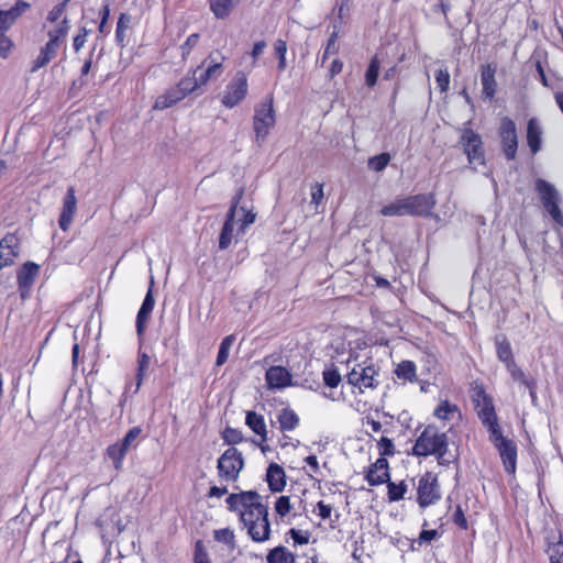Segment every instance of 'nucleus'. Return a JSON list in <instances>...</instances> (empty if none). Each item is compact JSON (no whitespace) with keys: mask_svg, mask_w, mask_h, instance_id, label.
<instances>
[{"mask_svg":"<svg viewBox=\"0 0 563 563\" xmlns=\"http://www.w3.org/2000/svg\"><path fill=\"white\" fill-rule=\"evenodd\" d=\"M227 503L231 510L239 514L253 541L264 542L269 539L268 508L262 504L261 496L256 492L231 494Z\"/></svg>","mask_w":563,"mask_h":563,"instance_id":"obj_1","label":"nucleus"},{"mask_svg":"<svg viewBox=\"0 0 563 563\" xmlns=\"http://www.w3.org/2000/svg\"><path fill=\"white\" fill-rule=\"evenodd\" d=\"M242 192L238 194L227 213L219 235V249L227 250L233 241L245 234L246 229L255 222L256 214L245 206H239Z\"/></svg>","mask_w":563,"mask_h":563,"instance_id":"obj_2","label":"nucleus"},{"mask_svg":"<svg viewBox=\"0 0 563 563\" xmlns=\"http://www.w3.org/2000/svg\"><path fill=\"white\" fill-rule=\"evenodd\" d=\"M412 452L417 456L437 455L440 464L451 462L446 457L448 437L444 432H439L435 427L428 426L416 440Z\"/></svg>","mask_w":563,"mask_h":563,"instance_id":"obj_3","label":"nucleus"},{"mask_svg":"<svg viewBox=\"0 0 563 563\" xmlns=\"http://www.w3.org/2000/svg\"><path fill=\"white\" fill-rule=\"evenodd\" d=\"M69 29V20L67 16H63L62 21L54 29L47 32L48 41L41 47L38 55L33 60L31 66L32 73H36L41 68L45 67L57 56V53L64 44Z\"/></svg>","mask_w":563,"mask_h":563,"instance_id":"obj_4","label":"nucleus"},{"mask_svg":"<svg viewBox=\"0 0 563 563\" xmlns=\"http://www.w3.org/2000/svg\"><path fill=\"white\" fill-rule=\"evenodd\" d=\"M347 383L357 388L360 393L366 389H374L378 386V369L372 362L357 363L349 358L345 364Z\"/></svg>","mask_w":563,"mask_h":563,"instance_id":"obj_5","label":"nucleus"},{"mask_svg":"<svg viewBox=\"0 0 563 563\" xmlns=\"http://www.w3.org/2000/svg\"><path fill=\"white\" fill-rule=\"evenodd\" d=\"M534 190L538 194L543 209L555 223L563 227V213L560 209L562 197L556 187L542 178H538L534 181Z\"/></svg>","mask_w":563,"mask_h":563,"instance_id":"obj_6","label":"nucleus"},{"mask_svg":"<svg viewBox=\"0 0 563 563\" xmlns=\"http://www.w3.org/2000/svg\"><path fill=\"white\" fill-rule=\"evenodd\" d=\"M276 122V114L273 106V98H268L255 108L253 118V130L255 141L262 143L265 141Z\"/></svg>","mask_w":563,"mask_h":563,"instance_id":"obj_7","label":"nucleus"},{"mask_svg":"<svg viewBox=\"0 0 563 563\" xmlns=\"http://www.w3.org/2000/svg\"><path fill=\"white\" fill-rule=\"evenodd\" d=\"M243 467V454L234 446L227 449L218 459V474L225 482L236 481Z\"/></svg>","mask_w":563,"mask_h":563,"instance_id":"obj_8","label":"nucleus"},{"mask_svg":"<svg viewBox=\"0 0 563 563\" xmlns=\"http://www.w3.org/2000/svg\"><path fill=\"white\" fill-rule=\"evenodd\" d=\"M247 89V77L245 73L240 70L223 90L221 97L222 104L228 109L236 107L245 99Z\"/></svg>","mask_w":563,"mask_h":563,"instance_id":"obj_9","label":"nucleus"},{"mask_svg":"<svg viewBox=\"0 0 563 563\" xmlns=\"http://www.w3.org/2000/svg\"><path fill=\"white\" fill-rule=\"evenodd\" d=\"M489 440L497 448L500 459L503 461L505 471L508 474L514 475L516 473L517 466V446L511 441L506 439L500 430H493V433L489 434Z\"/></svg>","mask_w":563,"mask_h":563,"instance_id":"obj_10","label":"nucleus"},{"mask_svg":"<svg viewBox=\"0 0 563 563\" xmlns=\"http://www.w3.org/2000/svg\"><path fill=\"white\" fill-rule=\"evenodd\" d=\"M473 401L475 404L477 415L483 424L487 427L489 434L493 433V430H500V427L497 423L493 400L486 395L483 388L474 389Z\"/></svg>","mask_w":563,"mask_h":563,"instance_id":"obj_11","label":"nucleus"},{"mask_svg":"<svg viewBox=\"0 0 563 563\" xmlns=\"http://www.w3.org/2000/svg\"><path fill=\"white\" fill-rule=\"evenodd\" d=\"M441 498L440 486L435 474L428 472L419 479L417 501L421 508L435 504Z\"/></svg>","mask_w":563,"mask_h":563,"instance_id":"obj_12","label":"nucleus"},{"mask_svg":"<svg viewBox=\"0 0 563 563\" xmlns=\"http://www.w3.org/2000/svg\"><path fill=\"white\" fill-rule=\"evenodd\" d=\"M461 143L473 169L478 170V166L485 165L483 142L477 133L471 129H465L461 136Z\"/></svg>","mask_w":563,"mask_h":563,"instance_id":"obj_13","label":"nucleus"},{"mask_svg":"<svg viewBox=\"0 0 563 563\" xmlns=\"http://www.w3.org/2000/svg\"><path fill=\"white\" fill-rule=\"evenodd\" d=\"M499 136L507 159H515L518 148V136L515 122L505 117L500 121Z\"/></svg>","mask_w":563,"mask_h":563,"instance_id":"obj_14","label":"nucleus"},{"mask_svg":"<svg viewBox=\"0 0 563 563\" xmlns=\"http://www.w3.org/2000/svg\"><path fill=\"white\" fill-rule=\"evenodd\" d=\"M225 57L220 53L210 54L198 67H201L199 71V81L207 85L209 80H217L223 74V62Z\"/></svg>","mask_w":563,"mask_h":563,"instance_id":"obj_15","label":"nucleus"},{"mask_svg":"<svg viewBox=\"0 0 563 563\" xmlns=\"http://www.w3.org/2000/svg\"><path fill=\"white\" fill-rule=\"evenodd\" d=\"M408 216H429L435 206L432 194H421L405 198Z\"/></svg>","mask_w":563,"mask_h":563,"instance_id":"obj_16","label":"nucleus"},{"mask_svg":"<svg viewBox=\"0 0 563 563\" xmlns=\"http://www.w3.org/2000/svg\"><path fill=\"white\" fill-rule=\"evenodd\" d=\"M40 266L33 262H26L18 272V285L21 297L24 299L38 276Z\"/></svg>","mask_w":563,"mask_h":563,"instance_id":"obj_17","label":"nucleus"},{"mask_svg":"<svg viewBox=\"0 0 563 563\" xmlns=\"http://www.w3.org/2000/svg\"><path fill=\"white\" fill-rule=\"evenodd\" d=\"M18 238L13 234H7L0 241V269L8 267L14 263L19 251Z\"/></svg>","mask_w":563,"mask_h":563,"instance_id":"obj_18","label":"nucleus"},{"mask_svg":"<svg viewBox=\"0 0 563 563\" xmlns=\"http://www.w3.org/2000/svg\"><path fill=\"white\" fill-rule=\"evenodd\" d=\"M77 209V199L75 196V189L69 187L63 202V209L59 217V228L63 231H67L73 222L74 216Z\"/></svg>","mask_w":563,"mask_h":563,"instance_id":"obj_19","label":"nucleus"},{"mask_svg":"<svg viewBox=\"0 0 563 563\" xmlns=\"http://www.w3.org/2000/svg\"><path fill=\"white\" fill-rule=\"evenodd\" d=\"M266 382L272 389H282L291 385V375L283 366H272L266 372Z\"/></svg>","mask_w":563,"mask_h":563,"instance_id":"obj_20","label":"nucleus"},{"mask_svg":"<svg viewBox=\"0 0 563 563\" xmlns=\"http://www.w3.org/2000/svg\"><path fill=\"white\" fill-rule=\"evenodd\" d=\"M152 285L153 280L151 282V287L147 290L146 296L136 316V332L139 336H141L144 333L146 323L155 306V300L152 294Z\"/></svg>","mask_w":563,"mask_h":563,"instance_id":"obj_21","label":"nucleus"},{"mask_svg":"<svg viewBox=\"0 0 563 563\" xmlns=\"http://www.w3.org/2000/svg\"><path fill=\"white\" fill-rule=\"evenodd\" d=\"M29 8L30 4L27 2L19 0L11 9L0 10V30H8L13 24V22Z\"/></svg>","mask_w":563,"mask_h":563,"instance_id":"obj_22","label":"nucleus"},{"mask_svg":"<svg viewBox=\"0 0 563 563\" xmlns=\"http://www.w3.org/2000/svg\"><path fill=\"white\" fill-rule=\"evenodd\" d=\"M483 86V97L488 100H493L496 93V80H495V68L492 65H485L482 68L481 75Z\"/></svg>","mask_w":563,"mask_h":563,"instance_id":"obj_23","label":"nucleus"},{"mask_svg":"<svg viewBox=\"0 0 563 563\" xmlns=\"http://www.w3.org/2000/svg\"><path fill=\"white\" fill-rule=\"evenodd\" d=\"M542 142V128L539 121L534 118L528 121L527 125V143L532 154H536L541 148Z\"/></svg>","mask_w":563,"mask_h":563,"instance_id":"obj_24","label":"nucleus"},{"mask_svg":"<svg viewBox=\"0 0 563 563\" xmlns=\"http://www.w3.org/2000/svg\"><path fill=\"white\" fill-rule=\"evenodd\" d=\"M201 70V67H196L191 71H189L184 78L180 79L178 82L179 87L186 95V97L190 93L197 92L200 95L201 87L205 86L203 82L199 81V71Z\"/></svg>","mask_w":563,"mask_h":563,"instance_id":"obj_25","label":"nucleus"},{"mask_svg":"<svg viewBox=\"0 0 563 563\" xmlns=\"http://www.w3.org/2000/svg\"><path fill=\"white\" fill-rule=\"evenodd\" d=\"M389 477L388 464L385 459H378L366 475V479L371 486L385 483Z\"/></svg>","mask_w":563,"mask_h":563,"instance_id":"obj_26","label":"nucleus"},{"mask_svg":"<svg viewBox=\"0 0 563 563\" xmlns=\"http://www.w3.org/2000/svg\"><path fill=\"white\" fill-rule=\"evenodd\" d=\"M267 483L273 492H282L286 485L285 472L282 466L273 463L267 468Z\"/></svg>","mask_w":563,"mask_h":563,"instance_id":"obj_27","label":"nucleus"},{"mask_svg":"<svg viewBox=\"0 0 563 563\" xmlns=\"http://www.w3.org/2000/svg\"><path fill=\"white\" fill-rule=\"evenodd\" d=\"M435 418L442 421H452L461 419V411L459 407L451 404L449 400H441L433 411Z\"/></svg>","mask_w":563,"mask_h":563,"instance_id":"obj_28","label":"nucleus"},{"mask_svg":"<svg viewBox=\"0 0 563 563\" xmlns=\"http://www.w3.org/2000/svg\"><path fill=\"white\" fill-rule=\"evenodd\" d=\"M132 15L129 13H121L117 23L115 30V42L121 47L124 48L128 44L126 36L128 31L132 26Z\"/></svg>","mask_w":563,"mask_h":563,"instance_id":"obj_29","label":"nucleus"},{"mask_svg":"<svg viewBox=\"0 0 563 563\" xmlns=\"http://www.w3.org/2000/svg\"><path fill=\"white\" fill-rule=\"evenodd\" d=\"M246 426L257 435L261 437L262 441L267 439V430L264 417L254 411H249L245 417Z\"/></svg>","mask_w":563,"mask_h":563,"instance_id":"obj_30","label":"nucleus"},{"mask_svg":"<svg viewBox=\"0 0 563 563\" xmlns=\"http://www.w3.org/2000/svg\"><path fill=\"white\" fill-rule=\"evenodd\" d=\"M495 342L498 360L503 362L506 367L516 363L512 356V350L509 341L505 336H497Z\"/></svg>","mask_w":563,"mask_h":563,"instance_id":"obj_31","label":"nucleus"},{"mask_svg":"<svg viewBox=\"0 0 563 563\" xmlns=\"http://www.w3.org/2000/svg\"><path fill=\"white\" fill-rule=\"evenodd\" d=\"M239 0H209L210 10L217 19L229 16Z\"/></svg>","mask_w":563,"mask_h":563,"instance_id":"obj_32","label":"nucleus"},{"mask_svg":"<svg viewBox=\"0 0 563 563\" xmlns=\"http://www.w3.org/2000/svg\"><path fill=\"white\" fill-rule=\"evenodd\" d=\"M277 420L283 431H292L299 424L298 415L289 408L282 409L277 416Z\"/></svg>","mask_w":563,"mask_h":563,"instance_id":"obj_33","label":"nucleus"},{"mask_svg":"<svg viewBox=\"0 0 563 563\" xmlns=\"http://www.w3.org/2000/svg\"><path fill=\"white\" fill-rule=\"evenodd\" d=\"M398 379L413 383L417 379V366L412 361H401L395 369Z\"/></svg>","mask_w":563,"mask_h":563,"instance_id":"obj_34","label":"nucleus"},{"mask_svg":"<svg viewBox=\"0 0 563 563\" xmlns=\"http://www.w3.org/2000/svg\"><path fill=\"white\" fill-rule=\"evenodd\" d=\"M126 452L119 442L108 446L107 456L112 461L115 470H121Z\"/></svg>","mask_w":563,"mask_h":563,"instance_id":"obj_35","label":"nucleus"},{"mask_svg":"<svg viewBox=\"0 0 563 563\" xmlns=\"http://www.w3.org/2000/svg\"><path fill=\"white\" fill-rule=\"evenodd\" d=\"M380 213L385 217L408 216L405 198L396 200V201L383 207L380 210Z\"/></svg>","mask_w":563,"mask_h":563,"instance_id":"obj_36","label":"nucleus"},{"mask_svg":"<svg viewBox=\"0 0 563 563\" xmlns=\"http://www.w3.org/2000/svg\"><path fill=\"white\" fill-rule=\"evenodd\" d=\"M150 366V356L145 352H139L135 393L139 391Z\"/></svg>","mask_w":563,"mask_h":563,"instance_id":"obj_37","label":"nucleus"},{"mask_svg":"<svg viewBox=\"0 0 563 563\" xmlns=\"http://www.w3.org/2000/svg\"><path fill=\"white\" fill-rule=\"evenodd\" d=\"M233 343H234L233 335H228L222 340V342L220 344L219 352H218L217 361H216L217 366H221L227 362Z\"/></svg>","mask_w":563,"mask_h":563,"instance_id":"obj_38","label":"nucleus"},{"mask_svg":"<svg viewBox=\"0 0 563 563\" xmlns=\"http://www.w3.org/2000/svg\"><path fill=\"white\" fill-rule=\"evenodd\" d=\"M506 368L515 382L521 383L525 387H532L533 378H529L516 363L510 364Z\"/></svg>","mask_w":563,"mask_h":563,"instance_id":"obj_39","label":"nucleus"},{"mask_svg":"<svg viewBox=\"0 0 563 563\" xmlns=\"http://www.w3.org/2000/svg\"><path fill=\"white\" fill-rule=\"evenodd\" d=\"M380 63L377 56H374L365 73V81L368 87L375 86L379 73Z\"/></svg>","mask_w":563,"mask_h":563,"instance_id":"obj_40","label":"nucleus"},{"mask_svg":"<svg viewBox=\"0 0 563 563\" xmlns=\"http://www.w3.org/2000/svg\"><path fill=\"white\" fill-rule=\"evenodd\" d=\"M390 162V155L388 153H382L373 156L368 159V168L375 172H382Z\"/></svg>","mask_w":563,"mask_h":563,"instance_id":"obj_41","label":"nucleus"},{"mask_svg":"<svg viewBox=\"0 0 563 563\" xmlns=\"http://www.w3.org/2000/svg\"><path fill=\"white\" fill-rule=\"evenodd\" d=\"M289 552L284 547H277L273 549L267 555L268 563H287Z\"/></svg>","mask_w":563,"mask_h":563,"instance_id":"obj_42","label":"nucleus"},{"mask_svg":"<svg viewBox=\"0 0 563 563\" xmlns=\"http://www.w3.org/2000/svg\"><path fill=\"white\" fill-rule=\"evenodd\" d=\"M547 552L551 563H563V543L561 541L550 544Z\"/></svg>","mask_w":563,"mask_h":563,"instance_id":"obj_43","label":"nucleus"},{"mask_svg":"<svg viewBox=\"0 0 563 563\" xmlns=\"http://www.w3.org/2000/svg\"><path fill=\"white\" fill-rule=\"evenodd\" d=\"M274 48L278 57V69L284 70L286 68L287 43L284 40H277Z\"/></svg>","mask_w":563,"mask_h":563,"instance_id":"obj_44","label":"nucleus"},{"mask_svg":"<svg viewBox=\"0 0 563 563\" xmlns=\"http://www.w3.org/2000/svg\"><path fill=\"white\" fill-rule=\"evenodd\" d=\"M214 539L218 542L224 543L232 549L234 548V533L229 528L219 529L214 531Z\"/></svg>","mask_w":563,"mask_h":563,"instance_id":"obj_45","label":"nucleus"},{"mask_svg":"<svg viewBox=\"0 0 563 563\" xmlns=\"http://www.w3.org/2000/svg\"><path fill=\"white\" fill-rule=\"evenodd\" d=\"M435 82L440 92H446L450 85V74L448 68H441L435 75Z\"/></svg>","mask_w":563,"mask_h":563,"instance_id":"obj_46","label":"nucleus"},{"mask_svg":"<svg viewBox=\"0 0 563 563\" xmlns=\"http://www.w3.org/2000/svg\"><path fill=\"white\" fill-rule=\"evenodd\" d=\"M406 486L404 484H388V497L391 501H397L404 498Z\"/></svg>","mask_w":563,"mask_h":563,"instance_id":"obj_47","label":"nucleus"},{"mask_svg":"<svg viewBox=\"0 0 563 563\" xmlns=\"http://www.w3.org/2000/svg\"><path fill=\"white\" fill-rule=\"evenodd\" d=\"M324 384L331 388H335L341 382V374L336 369H327L323 372Z\"/></svg>","mask_w":563,"mask_h":563,"instance_id":"obj_48","label":"nucleus"},{"mask_svg":"<svg viewBox=\"0 0 563 563\" xmlns=\"http://www.w3.org/2000/svg\"><path fill=\"white\" fill-rule=\"evenodd\" d=\"M198 41H199L198 33H192L187 37L185 43L180 46L183 58H186L191 53L194 47H196V45L198 44Z\"/></svg>","mask_w":563,"mask_h":563,"instance_id":"obj_49","label":"nucleus"},{"mask_svg":"<svg viewBox=\"0 0 563 563\" xmlns=\"http://www.w3.org/2000/svg\"><path fill=\"white\" fill-rule=\"evenodd\" d=\"M324 198L323 192V185L322 184H314L311 188V205L316 206V210L318 209L319 205L322 203Z\"/></svg>","mask_w":563,"mask_h":563,"instance_id":"obj_50","label":"nucleus"},{"mask_svg":"<svg viewBox=\"0 0 563 563\" xmlns=\"http://www.w3.org/2000/svg\"><path fill=\"white\" fill-rule=\"evenodd\" d=\"M140 433L141 429L139 427H134L129 430L123 440L119 443L128 451L133 445V442L137 439Z\"/></svg>","mask_w":563,"mask_h":563,"instance_id":"obj_51","label":"nucleus"},{"mask_svg":"<svg viewBox=\"0 0 563 563\" xmlns=\"http://www.w3.org/2000/svg\"><path fill=\"white\" fill-rule=\"evenodd\" d=\"M276 512L284 517L289 514L291 507H290V500L288 496H280L275 504Z\"/></svg>","mask_w":563,"mask_h":563,"instance_id":"obj_52","label":"nucleus"},{"mask_svg":"<svg viewBox=\"0 0 563 563\" xmlns=\"http://www.w3.org/2000/svg\"><path fill=\"white\" fill-rule=\"evenodd\" d=\"M380 455H393L395 453V445L387 437H382L377 443Z\"/></svg>","mask_w":563,"mask_h":563,"instance_id":"obj_53","label":"nucleus"},{"mask_svg":"<svg viewBox=\"0 0 563 563\" xmlns=\"http://www.w3.org/2000/svg\"><path fill=\"white\" fill-rule=\"evenodd\" d=\"M174 104H176V101L169 98V95L165 92L156 98L153 108L155 110H165Z\"/></svg>","mask_w":563,"mask_h":563,"instance_id":"obj_54","label":"nucleus"},{"mask_svg":"<svg viewBox=\"0 0 563 563\" xmlns=\"http://www.w3.org/2000/svg\"><path fill=\"white\" fill-rule=\"evenodd\" d=\"M223 439L229 444H235L242 441V433L233 428H227L223 432Z\"/></svg>","mask_w":563,"mask_h":563,"instance_id":"obj_55","label":"nucleus"},{"mask_svg":"<svg viewBox=\"0 0 563 563\" xmlns=\"http://www.w3.org/2000/svg\"><path fill=\"white\" fill-rule=\"evenodd\" d=\"M336 40H338V32L334 31L328 40V43H327V46L324 49V54H323V58H322L323 62L328 58L329 55L335 54L338 52Z\"/></svg>","mask_w":563,"mask_h":563,"instance_id":"obj_56","label":"nucleus"},{"mask_svg":"<svg viewBox=\"0 0 563 563\" xmlns=\"http://www.w3.org/2000/svg\"><path fill=\"white\" fill-rule=\"evenodd\" d=\"M65 3H58L47 14L46 21L51 23L57 22L65 12Z\"/></svg>","mask_w":563,"mask_h":563,"instance_id":"obj_57","label":"nucleus"},{"mask_svg":"<svg viewBox=\"0 0 563 563\" xmlns=\"http://www.w3.org/2000/svg\"><path fill=\"white\" fill-rule=\"evenodd\" d=\"M12 47H13L12 41L1 33L0 34V56L2 58H7Z\"/></svg>","mask_w":563,"mask_h":563,"instance_id":"obj_58","label":"nucleus"},{"mask_svg":"<svg viewBox=\"0 0 563 563\" xmlns=\"http://www.w3.org/2000/svg\"><path fill=\"white\" fill-rule=\"evenodd\" d=\"M195 563H211L201 541H198L196 544Z\"/></svg>","mask_w":563,"mask_h":563,"instance_id":"obj_59","label":"nucleus"},{"mask_svg":"<svg viewBox=\"0 0 563 563\" xmlns=\"http://www.w3.org/2000/svg\"><path fill=\"white\" fill-rule=\"evenodd\" d=\"M166 92L169 95V98L176 101V103L186 98V95L184 93L178 84L169 88Z\"/></svg>","mask_w":563,"mask_h":563,"instance_id":"obj_60","label":"nucleus"},{"mask_svg":"<svg viewBox=\"0 0 563 563\" xmlns=\"http://www.w3.org/2000/svg\"><path fill=\"white\" fill-rule=\"evenodd\" d=\"M453 521L455 525H457L459 527H461L462 529H466L467 528V520L463 514V510L461 509V507L459 506L453 515Z\"/></svg>","mask_w":563,"mask_h":563,"instance_id":"obj_61","label":"nucleus"},{"mask_svg":"<svg viewBox=\"0 0 563 563\" xmlns=\"http://www.w3.org/2000/svg\"><path fill=\"white\" fill-rule=\"evenodd\" d=\"M317 508H318V515L322 518V519H328L330 518L331 516V512H332V506L331 505H328L325 504L323 500L319 501L317 504Z\"/></svg>","mask_w":563,"mask_h":563,"instance_id":"obj_62","label":"nucleus"},{"mask_svg":"<svg viewBox=\"0 0 563 563\" xmlns=\"http://www.w3.org/2000/svg\"><path fill=\"white\" fill-rule=\"evenodd\" d=\"M439 537V532L437 530H422L419 534V541L422 542H430Z\"/></svg>","mask_w":563,"mask_h":563,"instance_id":"obj_63","label":"nucleus"},{"mask_svg":"<svg viewBox=\"0 0 563 563\" xmlns=\"http://www.w3.org/2000/svg\"><path fill=\"white\" fill-rule=\"evenodd\" d=\"M289 533H290L292 540L295 541V543L307 544L309 542L308 536L301 533L300 531H298L296 529H290Z\"/></svg>","mask_w":563,"mask_h":563,"instance_id":"obj_64","label":"nucleus"}]
</instances>
